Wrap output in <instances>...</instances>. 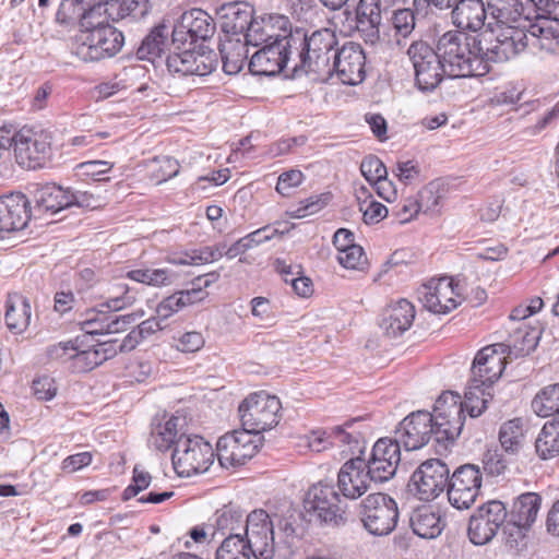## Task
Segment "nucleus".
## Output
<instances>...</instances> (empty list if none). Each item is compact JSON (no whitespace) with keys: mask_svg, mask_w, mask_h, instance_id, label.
Instances as JSON below:
<instances>
[{"mask_svg":"<svg viewBox=\"0 0 559 559\" xmlns=\"http://www.w3.org/2000/svg\"><path fill=\"white\" fill-rule=\"evenodd\" d=\"M491 20L480 38L488 63L507 61L527 48V17L503 5L491 8Z\"/></svg>","mask_w":559,"mask_h":559,"instance_id":"f257e3e1","label":"nucleus"},{"mask_svg":"<svg viewBox=\"0 0 559 559\" xmlns=\"http://www.w3.org/2000/svg\"><path fill=\"white\" fill-rule=\"evenodd\" d=\"M449 78L483 76L490 71L481 40L466 32L449 31L437 43Z\"/></svg>","mask_w":559,"mask_h":559,"instance_id":"f03ea898","label":"nucleus"},{"mask_svg":"<svg viewBox=\"0 0 559 559\" xmlns=\"http://www.w3.org/2000/svg\"><path fill=\"white\" fill-rule=\"evenodd\" d=\"M103 4H94L92 13L83 22V29L76 36L73 52L85 62L99 61L116 56L124 43L123 34L107 23Z\"/></svg>","mask_w":559,"mask_h":559,"instance_id":"7ed1b4c3","label":"nucleus"},{"mask_svg":"<svg viewBox=\"0 0 559 559\" xmlns=\"http://www.w3.org/2000/svg\"><path fill=\"white\" fill-rule=\"evenodd\" d=\"M302 43L294 44L296 62L293 70L314 73L321 80H328L333 52L337 49L334 32L323 28L313 32L309 37L301 31Z\"/></svg>","mask_w":559,"mask_h":559,"instance_id":"20e7f679","label":"nucleus"},{"mask_svg":"<svg viewBox=\"0 0 559 559\" xmlns=\"http://www.w3.org/2000/svg\"><path fill=\"white\" fill-rule=\"evenodd\" d=\"M171 461L180 477H190L209 471L214 462V450L201 436L181 433L174 449Z\"/></svg>","mask_w":559,"mask_h":559,"instance_id":"39448f33","label":"nucleus"},{"mask_svg":"<svg viewBox=\"0 0 559 559\" xmlns=\"http://www.w3.org/2000/svg\"><path fill=\"white\" fill-rule=\"evenodd\" d=\"M304 506L308 514L328 525L341 526L348 521L347 503L340 498L331 484L320 481L311 486Z\"/></svg>","mask_w":559,"mask_h":559,"instance_id":"423d86ee","label":"nucleus"},{"mask_svg":"<svg viewBox=\"0 0 559 559\" xmlns=\"http://www.w3.org/2000/svg\"><path fill=\"white\" fill-rule=\"evenodd\" d=\"M245 38L253 47L269 44L283 47V45L300 44L304 39L301 29L293 31L289 19L281 14L257 16Z\"/></svg>","mask_w":559,"mask_h":559,"instance_id":"0eeeda50","label":"nucleus"},{"mask_svg":"<svg viewBox=\"0 0 559 559\" xmlns=\"http://www.w3.org/2000/svg\"><path fill=\"white\" fill-rule=\"evenodd\" d=\"M281 408L278 397L265 392L252 393L239 405L241 425L260 436L278 424Z\"/></svg>","mask_w":559,"mask_h":559,"instance_id":"6e6552de","label":"nucleus"},{"mask_svg":"<svg viewBox=\"0 0 559 559\" xmlns=\"http://www.w3.org/2000/svg\"><path fill=\"white\" fill-rule=\"evenodd\" d=\"M433 438L438 443L453 442L464 426V409L461 396L453 392L442 393L436 401L433 413Z\"/></svg>","mask_w":559,"mask_h":559,"instance_id":"1a4fd4ad","label":"nucleus"},{"mask_svg":"<svg viewBox=\"0 0 559 559\" xmlns=\"http://www.w3.org/2000/svg\"><path fill=\"white\" fill-rule=\"evenodd\" d=\"M360 509L364 526L372 535H388L397 524V503L385 493L368 495L361 501Z\"/></svg>","mask_w":559,"mask_h":559,"instance_id":"9d476101","label":"nucleus"},{"mask_svg":"<svg viewBox=\"0 0 559 559\" xmlns=\"http://www.w3.org/2000/svg\"><path fill=\"white\" fill-rule=\"evenodd\" d=\"M51 133L44 129L22 128L15 133V159L25 168L41 167L51 156Z\"/></svg>","mask_w":559,"mask_h":559,"instance_id":"9b49d317","label":"nucleus"},{"mask_svg":"<svg viewBox=\"0 0 559 559\" xmlns=\"http://www.w3.org/2000/svg\"><path fill=\"white\" fill-rule=\"evenodd\" d=\"M407 55L414 67L418 88L426 92L433 91L447 75L439 50L420 40L409 46Z\"/></svg>","mask_w":559,"mask_h":559,"instance_id":"f8f14e48","label":"nucleus"},{"mask_svg":"<svg viewBox=\"0 0 559 559\" xmlns=\"http://www.w3.org/2000/svg\"><path fill=\"white\" fill-rule=\"evenodd\" d=\"M450 469L439 459L423 462L413 473L407 485L408 491L421 501H431L443 492Z\"/></svg>","mask_w":559,"mask_h":559,"instance_id":"ddd939ff","label":"nucleus"},{"mask_svg":"<svg viewBox=\"0 0 559 559\" xmlns=\"http://www.w3.org/2000/svg\"><path fill=\"white\" fill-rule=\"evenodd\" d=\"M261 443V436L248 429L234 430L221 437L217 441V459L223 467L243 465L252 459Z\"/></svg>","mask_w":559,"mask_h":559,"instance_id":"4468645a","label":"nucleus"},{"mask_svg":"<svg viewBox=\"0 0 559 559\" xmlns=\"http://www.w3.org/2000/svg\"><path fill=\"white\" fill-rule=\"evenodd\" d=\"M243 537L255 559H273L276 550L274 524L269 513L257 509L246 516Z\"/></svg>","mask_w":559,"mask_h":559,"instance_id":"2eb2a0df","label":"nucleus"},{"mask_svg":"<svg viewBox=\"0 0 559 559\" xmlns=\"http://www.w3.org/2000/svg\"><path fill=\"white\" fill-rule=\"evenodd\" d=\"M366 55L362 47L354 41L345 43L333 52L329 79L336 75L347 85H357L365 79Z\"/></svg>","mask_w":559,"mask_h":559,"instance_id":"dca6fc26","label":"nucleus"},{"mask_svg":"<svg viewBox=\"0 0 559 559\" xmlns=\"http://www.w3.org/2000/svg\"><path fill=\"white\" fill-rule=\"evenodd\" d=\"M481 473L472 464L457 467L448 480V499L452 507L464 510L475 502L480 487Z\"/></svg>","mask_w":559,"mask_h":559,"instance_id":"f3484780","label":"nucleus"},{"mask_svg":"<svg viewBox=\"0 0 559 559\" xmlns=\"http://www.w3.org/2000/svg\"><path fill=\"white\" fill-rule=\"evenodd\" d=\"M401 462V445L392 438H380L372 447L365 468L370 480L385 483L393 478Z\"/></svg>","mask_w":559,"mask_h":559,"instance_id":"a211bd4d","label":"nucleus"},{"mask_svg":"<svg viewBox=\"0 0 559 559\" xmlns=\"http://www.w3.org/2000/svg\"><path fill=\"white\" fill-rule=\"evenodd\" d=\"M433 418L431 413L417 411L406 416L395 429L393 438L406 451L425 447L433 438Z\"/></svg>","mask_w":559,"mask_h":559,"instance_id":"6ab92c4d","label":"nucleus"},{"mask_svg":"<svg viewBox=\"0 0 559 559\" xmlns=\"http://www.w3.org/2000/svg\"><path fill=\"white\" fill-rule=\"evenodd\" d=\"M216 24L213 17L201 9H192L182 13L174 25L171 37L174 44H194L213 37Z\"/></svg>","mask_w":559,"mask_h":559,"instance_id":"aec40b11","label":"nucleus"},{"mask_svg":"<svg viewBox=\"0 0 559 559\" xmlns=\"http://www.w3.org/2000/svg\"><path fill=\"white\" fill-rule=\"evenodd\" d=\"M418 298L433 313H448L461 302V295L449 277L433 278L424 284L418 290Z\"/></svg>","mask_w":559,"mask_h":559,"instance_id":"412c9836","label":"nucleus"},{"mask_svg":"<svg viewBox=\"0 0 559 559\" xmlns=\"http://www.w3.org/2000/svg\"><path fill=\"white\" fill-rule=\"evenodd\" d=\"M508 346L493 344L480 349L473 361L471 379L490 388L502 374L507 364Z\"/></svg>","mask_w":559,"mask_h":559,"instance_id":"4be33fe9","label":"nucleus"},{"mask_svg":"<svg viewBox=\"0 0 559 559\" xmlns=\"http://www.w3.org/2000/svg\"><path fill=\"white\" fill-rule=\"evenodd\" d=\"M249 60V70L254 75L273 76L281 73L289 62H296L294 45H260Z\"/></svg>","mask_w":559,"mask_h":559,"instance_id":"5701e85b","label":"nucleus"},{"mask_svg":"<svg viewBox=\"0 0 559 559\" xmlns=\"http://www.w3.org/2000/svg\"><path fill=\"white\" fill-rule=\"evenodd\" d=\"M352 424L336 426L330 430L313 431L308 440V447L313 452H322L330 447H337L343 454H361L364 441L361 436L355 431H348Z\"/></svg>","mask_w":559,"mask_h":559,"instance_id":"b1692460","label":"nucleus"},{"mask_svg":"<svg viewBox=\"0 0 559 559\" xmlns=\"http://www.w3.org/2000/svg\"><path fill=\"white\" fill-rule=\"evenodd\" d=\"M496 4L485 5L483 0H460L451 10L452 23L460 28L459 31L478 32L486 27L491 20V8Z\"/></svg>","mask_w":559,"mask_h":559,"instance_id":"393cba45","label":"nucleus"},{"mask_svg":"<svg viewBox=\"0 0 559 559\" xmlns=\"http://www.w3.org/2000/svg\"><path fill=\"white\" fill-rule=\"evenodd\" d=\"M34 217L29 200L22 192H12L0 198V228L3 233L24 229Z\"/></svg>","mask_w":559,"mask_h":559,"instance_id":"a878e982","label":"nucleus"},{"mask_svg":"<svg viewBox=\"0 0 559 559\" xmlns=\"http://www.w3.org/2000/svg\"><path fill=\"white\" fill-rule=\"evenodd\" d=\"M369 473L359 455L347 460L337 474V487L347 499L360 498L369 487Z\"/></svg>","mask_w":559,"mask_h":559,"instance_id":"bb28decb","label":"nucleus"},{"mask_svg":"<svg viewBox=\"0 0 559 559\" xmlns=\"http://www.w3.org/2000/svg\"><path fill=\"white\" fill-rule=\"evenodd\" d=\"M217 14L222 20V31L226 36L242 38L249 33V27L255 19L253 8L243 1L224 3Z\"/></svg>","mask_w":559,"mask_h":559,"instance_id":"cd10ccee","label":"nucleus"},{"mask_svg":"<svg viewBox=\"0 0 559 559\" xmlns=\"http://www.w3.org/2000/svg\"><path fill=\"white\" fill-rule=\"evenodd\" d=\"M527 47L534 52H554L559 46V23L549 16H538L525 24Z\"/></svg>","mask_w":559,"mask_h":559,"instance_id":"c85d7f7f","label":"nucleus"},{"mask_svg":"<svg viewBox=\"0 0 559 559\" xmlns=\"http://www.w3.org/2000/svg\"><path fill=\"white\" fill-rule=\"evenodd\" d=\"M542 498L535 492H525L519 496L510 512L508 530H515L519 537H523V531H527L535 523L540 510Z\"/></svg>","mask_w":559,"mask_h":559,"instance_id":"c756f323","label":"nucleus"},{"mask_svg":"<svg viewBox=\"0 0 559 559\" xmlns=\"http://www.w3.org/2000/svg\"><path fill=\"white\" fill-rule=\"evenodd\" d=\"M33 201L35 205L34 218L39 219L45 215H55L66 209H69L70 199L68 189L56 183H47L34 191Z\"/></svg>","mask_w":559,"mask_h":559,"instance_id":"7c9ffc66","label":"nucleus"},{"mask_svg":"<svg viewBox=\"0 0 559 559\" xmlns=\"http://www.w3.org/2000/svg\"><path fill=\"white\" fill-rule=\"evenodd\" d=\"M415 319V307L401 299L383 311L380 328L390 337H396L407 331Z\"/></svg>","mask_w":559,"mask_h":559,"instance_id":"2f4dec72","label":"nucleus"},{"mask_svg":"<svg viewBox=\"0 0 559 559\" xmlns=\"http://www.w3.org/2000/svg\"><path fill=\"white\" fill-rule=\"evenodd\" d=\"M381 13V0L359 1L356 8V28L366 43L374 44L379 39Z\"/></svg>","mask_w":559,"mask_h":559,"instance_id":"473e14b6","label":"nucleus"},{"mask_svg":"<svg viewBox=\"0 0 559 559\" xmlns=\"http://www.w3.org/2000/svg\"><path fill=\"white\" fill-rule=\"evenodd\" d=\"M248 46L251 45L242 37L225 35L221 39L219 52L225 73L237 74L243 69L248 59Z\"/></svg>","mask_w":559,"mask_h":559,"instance_id":"72a5a7b5","label":"nucleus"},{"mask_svg":"<svg viewBox=\"0 0 559 559\" xmlns=\"http://www.w3.org/2000/svg\"><path fill=\"white\" fill-rule=\"evenodd\" d=\"M243 518V512L236 506L227 504L218 509L214 514V523L211 524L213 528L211 540L229 535H241L240 531L245 527Z\"/></svg>","mask_w":559,"mask_h":559,"instance_id":"f704fd0d","label":"nucleus"},{"mask_svg":"<svg viewBox=\"0 0 559 559\" xmlns=\"http://www.w3.org/2000/svg\"><path fill=\"white\" fill-rule=\"evenodd\" d=\"M102 4L103 13L112 21H138L146 16L152 9L148 0H106Z\"/></svg>","mask_w":559,"mask_h":559,"instance_id":"c9c22d12","label":"nucleus"},{"mask_svg":"<svg viewBox=\"0 0 559 559\" xmlns=\"http://www.w3.org/2000/svg\"><path fill=\"white\" fill-rule=\"evenodd\" d=\"M5 323L14 334L23 333L31 322V304L21 294H10L5 302Z\"/></svg>","mask_w":559,"mask_h":559,"instance_id":"e433bc0d","label":"nucleus"},{"mask_svg":"<svg viewBox=\"0 0 559 559\" xmlns=\"http://www.w3.org/2000/svg\"><path fill=\"white\" fill-rule=\"evenodd\" d=\"M182 419L176 416L169 417L164 423L154 424L151 431V444L158 451H167L171 445L177 444L181 435Z\"/></svg>","mask_w":559,"mask_h":559,"instance_id":"4c0bfd02","label":"nucleus"},{"mask_svg":"<svg viewBox=\"0 0 559 559\" xmlns=\"http://www.w3.org/2000/svg\"><path fill=\"white\" fill-rule=\"evenodd\" d=\"M411 525L416 535L423 538H435L443 530L441 516L429 507H423L414 511Z\"/></svg>","mask_w":559,"mask_h":559,"instance_id":"58836bf2","label":"nucleus"},{"mask_svg":"<svg viewBox=\"0 0 559 559\" xmlns=\"http://www.w3.org/2000/svg\"><path fill=\"white\" fill-rule=\"evenodd\" d=\"M525 441V426L521 418H513L503 423L499 430V442L502 450L509 455H516Z\"/></svg>","mask_w":559,"mask_h":559,"instance_id":"ea45409f","label":"nucleus"},{"mask_svg":"<svg viewBox=\"0 0 559 559\" xmlns=\"http://www.w3.org/2000/svg\"><path fill=\"white\" fill-rule=\"evenodd\" d=\"M535 449L542 460L559 455V416L545 423L535 440Z\"/></svg>","mask_w":559,"mask_h":559,"instance_id":"a19ab883","label":"nucleus"},{"mask_svg":"<svg viewBox=\"0 0 559 559\" xmlns=\"http://www.w3.org/2000/svg\"><path fill=\"white\" fill-rule=\"evenodd\" d=\"M168 39V27L165 24L155 26L142 40L136 56L141 60L154 61L165 51Z\"/></svg>","mask_w":559,"mask_h":559,"instance_id":"79ce46f5","label":"nucleus"},{"mask_svg":"<svg viewBox=\"0 0 559 559\" xmlns=\"http://www.w3.org/2000/svg\"><path fill=\"white\" fill-rule=\"evenodd\" d=\"M94 5L87 0H61L56 13V22L63 26L74 25L78 21L83 28V22Z\"/></svg>","mask_w":559,"mask_h":559,"instance_id":"37998d69","label":"nucleus"},{"mask_svg":"<svg viewBox=\"0 0 559 559\" xmlns=\"http://www.w3.org/2000/svg\"><path fill=\"white\" fill-rule=\"evenodd\" d=\"M487 385L474 383V380L469 379L462 405L464 412H467L471 417H478L486 409L487 403L491 399V394L487 392Z\"/></svg>","mask_w":559,"mask_h":559,"instance_id":"c03bdc74","label":"nucleus"},{"mask_svg":"<svg viewBox=\"0 0 559 559\" xmlns=\"http://www.w3.org/2000/svg\"><path fill=\"white\" fill-rule=\"evenodd\" d=\"M360 171L367 181L377 186L378 194L389 201L390 197L382 192L384 186L388 185V170L382 160L374 155H368L361 162Z\"/></svg>","mask_w":559,"mask_h":559,"instance_id":"a18cd8bd","label":"nucleus"},{"mask_svg":"<svg viewBox=\"0 0 559 559\" xmlns=\"http://www.w3.org/2000/svg\"><path fill=\"white\" fill-rule=\"evenodd\" d=\"M253 550L243 535L226 536L216 549L215 559H250Z\"/></svg>","mask_w":559,"mask_h":559,"instance_id":"49530a36","label":"nucleus"},{"mask_svg":"<svg viewBox=\"0 0 559 559\" xmlns=\"http://www.w3.org/2000/svg\"><path fill=\"white\" fill-rule=\"evenodd\" d=\"M559 399L556 384L542 389L532 401L533 411L540 417L559 416Z\"/></svg>","mask_w":559,"mask_h":559,"instance_id":"de8ad7c7","label":"nucleus"},{"mask_svg":"<svg viewBox=\"0 0 559 559\" xmlns=\"http://www.w3.org/2000/svg\"><path fill=\"white\" fill-rule=\"evenodd\" d=\"M443 191L437 182H430L423 188L416 198L418 205H420V212L430 216L438 215L443 205Z\"/></svg>","mask_w":559,"mask_h":559,"instance_id":"09e8293b","label":"nucleus"},{"mask_svg":"<svg viewBox=\"0 0 559 559\" xmlns=\"http://www.w3.org/2000/svg\"><path fill=\"white\" fill-rule=\"evenodd\" d=\"M107 293L106 301L100 307L107 308L110 312L122 310L134 302V297L129 295V287L126 284H112Z\"/></svg>","mask_w":559,"mask_h":559,"instance_id":"8fccbe9b","label":"nucleus"},{"mask_svg":"<svg viewBox=\"0 0 559 559\" xmlns=\"http://www.w3.org/2000/svg\"><path fill=\"white\" fill-rule=\"evenodd\" d=\"M497 530L487 523L483 516L473 514L468 525V536L473 544L485 545L497 534Z\"/></svg>","mask_w":559,"mask_h":559,"instance_id":"3c124183","label":"nucleus"},{"mask_svg":"<svg viewBox=\"0 0 559 559\" xmlns=\"http://www.w3.org/2000/svg\"><path fill=\"white\" fill-rule=\"evenodd\" d=\"M536 345V336L521 328L518 329L510 342L504 344V346H508V356L513 355L515 357L528 355L535 349Z\"/></svg>","mask_w":559,"mask_h":559,"instance_id":"603ef678","label":"nucleus"},{"mask_svg":"<svg viewBox=\"0 0 559 559\" xmlns=\"http://www.w3.org/2000/svg\"><path fill=\"white\" fill-rule=\"evenodd\" d=\"M217 277L218 275L216 273L199 276L194 280L192 288L178 292L179 296L183 297L185 306L187 307L205 299L207 293L204 288L210 286Z\"/></svg>","mask_w":559,"mask_h":559,"instance_id":"864d4df0","label":"nucleus"},{"mask_svg":"<svg viewBox=\"0 0 559 559\" xmlns=\"http://www.w3.org/2000/svg\"><path fill=\"white\" fill-rule=\"evenodd\" d=\"M475 513L483 516L484 520L497 531L503 525L508 516L504 504L498 500H492L483 504Z\"/></svg>","mask_w":559,"mask_h":559,"instance_id":"5fc2aeb1","label":"nucleus"},{"mask_svg":"<svg viewBox=\"0 0 559 559\" xmlns=\"http://www.w3.org/2000/svg\"><path fill=\"white\" fill-rule=\"evenodd\" d=\"M194 62V51L189 49L180 53H171L166 59L168 71L182 76L192 75V67Z\"/></svg>","mask_w":559,"mask_h":559,"instance_id":"6e6d98bb","label":"nucleus"},{"mask_svg":"<svg viewBox=\"0 0 559 559\" xmlns=\"http://www.w3.org/2000/svg\"><path fill=\"white\" fill-rule=\"evenodd\" d=\"M338 262L346 269L365 270L367 266V258L362 247L355 245L346 250H342L337 255Z\"/></svg>","mask_w":559,"mask_h":559,"instance_id":"4d7b16f0","label":"nucleus"},{"mask_svg":"<svg viewBox=\"0 0 559 559\" xmlns=\"http://www.w3.org/2000/svg\"><path fill=\"white\" fill-rule=\"evenodd\" d=\"M144 316L143 311H135L127 314L107 313V334H116L126 331L130 325L135 323L136 320Z\"/></svg>","mask_w":559,"mask_h":559,"instance_id":"13d9d810","label":"nucleus"},{"mask_svg":"<svg viewBox=\"0 0 559 559\" xmlns=\"http://www.w3.org/2000/svg\"><path fill=\"white\" fill-rule=\"evenodd\" d=\"M70 199L69 207L76 206L85 210H95L102 206L103 200L88 191H71L68 189Z\"/></svg>","mask_w":559,"mask_h":559,"instance_id":"bf43d9fd","label":"nucleus"},{"mask_svg":"<svg viewBox=\"0 0 559 559\" xmlns=\"http://www.w3.org/2000/svg\"><path fill=\"white\" fill-rule=\"evenodd\" d=\"M78 355V346L69 341L61 342L58 344H53L47 347L46 356L48 360H59L66 361L72 359L75 361V356Z\"/></svg>","mask_w":559,"mask_h":559,"instance_id":"052dcab7","label":"nucleus"},{"mask_svg":"<svg viewBox=\"0 0 559 559\" xmlns=\"http://www.w3.org/2000/svg\"><path fill=\"white\" fill-rule=\"evenodd\" d=\"M152 477L148 472L135 466L133 469L132 484L129 485L122 493L123 500H130L140 491L146 489L151 484Z\"/></svg>","mask_w":559,"mask_h":559,"instance_id":"680f3d73","label":"nucleus"},{"mask_svg":"<svg viewBox=\"0 0 559 559\" xmlns=\"http://www.w3.org/2000/svg\"><path fill=\"white\" fill-rule=\"evenodd\" d=\"M107 323V313L103 310L95 311L88 313V318L84 320L81 325L82 330L86 334L91 335H106L107 329L105 324Z\"/></svg>","mask_w":559,"mask_h":559,"instance_id":"e2e57ef3","label":"nucleus"},{"mask_svg":"<svg viewBox=\"0 0 559 559\" xmlns=\"http://www.w3.org/2000/svg\"><path fill=\"white\" fill-rule=\"evenodd\" d=\"M393 26L396 33L407 37L415 28V13L411 9H401L393 14Z\"/></svg>","mask_w":559,"mask_h":559,"instance_id":"0e129e2a","label":"nucleus"},{"mask_svg":"<svg viewBox=\"0 0 559 559\" xmlns=\"http://www.w3.org/2000/svg\"><path fill=\"white\" fill-rule=\"evenodd\" d=\"M153 163L158 165L157 174L155 175L158 182L171 179L179 173L180 166L178 160L170 156L155 157Z\"/></svg>","mask_w":559,"mask_h":559,"instance_id":"69168bd1","label":"nucleus"},{"mask_svg":"<svg viewBox=\"0 0 559 559\" xmlns=\"http://www.w3.org/2000/svg\"><path fill=\"white\" fill-rule=\"evenodd\" d=\"M182 298L183 297L179 296L177 292L163 299L156 308L157 318L164 321L171 317L174 313L183 309L186 306Z\"/></svg>","mask_w":559,"mask_h":559,"instance_id":"338daca9","label":"nucleus"},{"mask_svg":"<svg viewBox=\"0 0 559 559\" xmlns=\"http://www.w3.org/2000/svg\"><path fill=\"white\" fill-rule=\"evenodd\" d=\"M302 180L304 174L300 170L285 171L278 177L276 191L284 197H289L292 189L298 187Z\"/></svg>","mask_w":559,"mask_h":559,"instance_id":"774afa93","label":"nucleus"}]
</instances>
